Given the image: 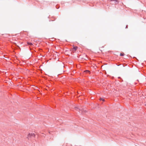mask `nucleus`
Here are the masks:
<instances>
[{
    "label": "nucleus",
    "mask_w": 146,
    "mask_h": 146,
    "mask_svg": "<svg viewBox=\"0 0 146 146\" xmlns=\"http://www.w3.org/2000/svg\"><path fill=\"white\" fill-rule=\"evenodd\" d=\"M35 135L34 133H29L27 137V138L28 139H33L35 137Z\"/></svg>",
    "instance_id": "1"
},
{
    "label": "nucleus",
    "mask_w": 146,
    "mask_h": 146,
    "mask_svg": "<svg viewBox=\"0 0 146 146\" xmlns=\"http://www.w3.org/2000/svg\"><path fill=\"white\" fill-rule=\"evenodd\" d=\"M74 109L76 110H78L79 112H80V111H81V110H80V109H79V107H78H78H77V106H76L74 107Z\"/></svg>",
    "instance_id": "2"
},
{
    "label": "nucleus",
    "mask_w": 146,
    "mask_h": 146,
    "mask_svg": "<svg viewBox=\"0 0 146 146\" xmlns=\"http://www.w3.org/2000/svg\"><path fill=\"white\" fill-rule=\"evenodd\" d=\"M78 48V47L77 46H74L73 47V51H76L77 50Z\"/></svg>",
    "instance_id": "3"
},
{
    "label": "nucleus",
    "mask_w": 146,
    "mask_h": 146,
    "mask_svg": "<svg viewBox=\"0 0 146 146\" xmlns=\"http://www.w3.org/2000/svg\"><path fill=\"white\" fill-rule=\"evenodd\" d=\"M27 44L28 45L30 46H32L33 45V44L31 42H27Z\"/></svg>",
    "instance_id": "4"
},
{
    "label": "nucleus",
    "mask_w": 146,
    "mask_h": 146,
    "mask_svg": "<svg viewBox=\"0 0 146 146\" xmlns=\"http://www.w3.org/2000/svg\"><path fill=\"white\" fill-rule=\"evenodd\" d=\"M84 72H86V73H90V72L89 70H85Z\"/></svg>",
    "instance_id": "5"
},
{
    "label": "nucleus",
    "mask_w": 146,
    "mask_h": 146,
    "mask_svg": "<svg viewBox=\"0 0 146 146\" xmlns=\"http://www.w3.org/2000/svg\"><path fill=\"white\" fill-rule=\"evenodd\" d=\"M100 101L102 100L103 102H104L105 101V99L102 98H100Z\"/></svg>",
    "instance_id": "6"
},
{
    "label": "nucleus",
    "mask_w": 146,
    "mask_h": 146,
    "mask_svg": "<svg viewBox=\"0 0 146 146\" xmlns=\"http://www.w3.org/2000/svg\"><path fill=\"white\" fill-rule=\"evenodd\" d=\"M120 56H123L124 55V54L123 53H121L120 54Z\"/></svg>",
    "instance_id": "7"
},
{
    "label": "nucleus",
    "mask_w": 146,
    "mask_h": 146,
    "mask_svg": "<svg viewBox=\"0 0 146 146\" xmlns=\"http://www.w3.org/2000/svg\"><path fill=\"white\" fill-rule=\"evenodd\" d=\"M127 28V25L126 26V28Z\"/></svg>",
    "instance_id": "8"
},
{
    "label": "nucleus",
    "mask_w": 146,
    "mask_h": 146,
    "mask_svg": "<svg viewBox=\"0 0 146 146\" xmlns=\"http://www.w3.org/2000/svg\"><path fill=\"white\" fill-rule=\"evenodd\" d=\"M115 1H117V0H115Z\"/></svg>",
    "instance_id": "9"
},
{
    "label": "nucleus",
    "mask_w": 146,
    "mask_h": 146,
    "mask_svg": "<svg viewBox=\"0 0 146 146\" xmlns=\"http://www.w3.org/2000/svg\"><path fill=\"white\" fill-rule=\"evenodd\" d=\"M145 106H146V104H145Z\"/></svg>",
    "instance_id": "10"
}]
</instances>
